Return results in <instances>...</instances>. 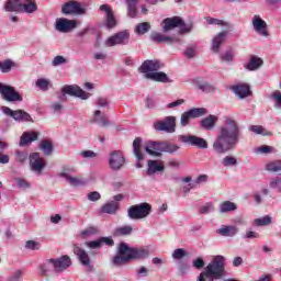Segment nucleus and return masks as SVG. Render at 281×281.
I'll use <instances>...</instances> for the list:
<instances>
[{
  "mask_svg": "<svg viewBox=\"0 0 281 281\" xmlns=\"http://www.w3.org/2000/svg\"><path fill=\"white\" fill-rule=\"evenodd\" d=\"M148 256H150L148 248H131L122 243L119 248V256L113 258V265H126L128 260H142L148 258Z\"/></svg>",
  "mask_w": 281,
  "mask_h": 281,
  "instance_id": "nucleus-4",
  "label": "nucleus"
},
{
  "mask_svg": "<svg viewBox=\"0 0 281 281\" xmlns=\"http://www.w3.org/2000/svg\"><path fill=\"white\" fill-rule=\"evenodd\" d=\"M35 87H37V89L41 91H49L54 85L52 83V80L47 78H40L36 80Z\"/></svg>",
  "mask_w": 281,
  "mask_h": 281,
  "instance_id": "nucleus-39",
  "label": "nucleus"
},
{
  "mask_svg": "<svg viewBox=\"0 0 281 281\" xmlns=\"http://www.w3.org/2000/svg\"><path fill=\"white\" fill-rule=\"evenodd\" d=\"M132 232H133V227L128 225L116 228V234L119 236H128V234H132Z\"/></svg>",
  "mask_w": 281,
  "mask_h": 281,
  "instance_id": "nucleus-52",
  "label": "nucleus"
},
{
  "mask_svg": "<svg viewBox=\"0 0 281 281\" xmlns=\"http://www.w3.org/2000/svg\"><path fill=\"white\" fill-rule=\"evenodd\" d=\"M249 131L255 133V135H269L262 125H252L249 127Z\"/></svg>",
  "mask_w": 281,
  "mask_h": 281,
  "instance_id": "nucleus-53",
  "label": "nucleus"
},
{
  "mask_svg": "<svg viewBox=\"0 0 281 281\" xmlns=\"http://www.w3.org/2000/svg\"><path fill=\"white\" fill-rule=\"evenodd\" d=\"M222 166H224V168H229L231 166H238V160L234 156H226L222 160Z\"/></svg>",
  "mask_w": 281,
  "mask_h": 281,
  "instance_id": "nucleus-47",
  "label": "nucleus"
},
{
  "mask_svg": "<svg viewBox=\"0 0 281 281\" xmlns=\"http://www.w3.org/2000/svg\"><path fill=\"white\" fill-rule=\"evenodd\" d=\"M63 14H85L87 10L78 1L70 0L63 4L61 7Z\"/></svg>",
  "mask_w": 281,
  "mask_h": 281,
  "instance_id": "nucleus-15",
  "label": "nucleus"
},
{
  "mask_svg": "<svg viewBox=\"0 0 281 281\" xmlns=\"http://www.w3.org/2000/svg\"><path fill=\"white\" fill-rule=\"evenodd\" d=\"M76 173V168L74 167H66L64 171L57 173L58 177H61L63 179H67L68 183L70 186H80L82 181L80 179L72 177L71 175Z\"/></svg>",
  "mask_w": 281,
  "mask_h": 281,
  "instance_id": "nucleus-22",
  "label": "nucleus"
},
{
  "mask_svg": "<svg viewBox=\"0 0 281 281\" xmlns=\"http://www.w3.org/2000/svg\"><path fill=\"white\" fill-rule=\"evenodd\" d=\"M145 150L153 157H161V153H177L179 146L168 143L149 142L145 145Z\"/></svg>",
  "mask_w": 281,
  "mask_h": 281,
  "instance_id": "nucleus-5",
  "label": "nucleus"
},
{
  "mask_svg": "<svg viewBox=\"0 0 281 281\" xmlns=\"http://www.w3.org/2000/svg\"><path fill=\"white\" fill-rule=\"evenodd\" d=\"M274 148L269 145H262L255 149L256 155H269V153H273Z\"/></svg>",
  "mask_w": 281,
  "mask_h": 281,
  "instance_id": "nucleus-50",
  "label": "nucleus"
},
{
  "mask_svg": "<svg viewBox=\"0 0 281 281\" xmlns=\"http://www.w3.org/2000/svg\"><path fill=\"white\" fill-rule=\"evenodd\" d=\"M97 234H100V231L98 229V227L94 226H90L81 232V236H83V238H87L89 236H95Z\"/></svg>",
  "mask_w": 281,
  "mask_h": 281,
  "instance_id": "nucleus-51",
  "label": "nucleus"
},
{
  "mask_svg": "<svg viewBox=\"0 0 281 281\" xmlns=\"http://www.w3.org/2000/svg\"><path fill=\"white\" fill-rule=\"evenodd\" d=\"M180 139L183 144H190V146H195V148H207V140L195 135H182Z\"/></svg>",
  "mask_w": 281,
  "mask_h": 281,
  "instance_id": "nucleus-16",
  "label": "nucleus"
},
{
  "mask_svg": "<svg viewBox=\"0 0 281 281\" xmlns=\"http://www.w3.org/2000/svg\"><path fill=\"white\" fill-rule=\"evenodd\" d=\"M164 170H166V166H164V161H161V160H148L147 161L148 177H153V175L164 172Z\"/></svg>",
  "mask_w": 281,
  "mask_h": 281,
  "instance_id": "nucleus-24",
  "label": "nucleus"
},
{
  "mask_svg": "<svg viewBox=\"0 0 281 281\" xmlns=\"http://www.w3.org/2000/svg\"><path fill=\"white\" fill-rule=\"evenodd\" d=\"M181 23H183V19L179 16L166 18L162 21V32L168 33L175 30V27H179Z\"/></svg>",
  "mask_w": 281,
  "mask_h": 281,
  "instance_id": "nucleus-23",
  "label": "nucleus"
},
{
  "mask_svg": "<svg viewBox=\"0 0 281 281\" xmlns=\"http://www.w3.org/2000/svg\"><path fill=\"white\" fill-rule=\"evenodd\" d=\"M78 27V21L69 20L67 18H58L55 21V30L61 34H69L72 30Z\"/></svg>",
  "mask_w": 281,
  "mask_h": 281,
  "instance_id": "nucleus-10",
  "label": "nucleus"
},
{
  "mask_svg": "<svg viewBox=\"0 0 281 281\" xmlns=\"http://www.w3.org/2000/svg\"><path fill=\"white\" fill-rule=\"evenodd\" d=\"M186 58H194L196 56V46H189L184 50Z\"/></svg>",
  "mask_w": 281,
  "mask_h": 281,
  "instance_id": "nucleus-59",
  "label": "nucleus"
},
{
  "mask_svg": "<svg viewBox=\"0 0 281 281\" xmlns=\"http://www.w3.org/2000/svg\"><path fill=\"white\" fill-rule=\"evenodd\" d=\"M207 25H218L220 27H229V23L216 18H206Z\"/></svg>",
  "mask_w": 281,
  "mask_h": 281,
  "instance_id": "nucleus-46",
  "label": "nucleus"
},
{
  "mask_svg": "<svg viewBox=\"0 0 281 281\" xmlns=\"http://www.w3.org/2000/svg\"><path fill=\"white\" fill-rule=\"evenodd\" d=\"M240 142V125L232 116L224 117V125L220 126L217 135L213 142V150L217 155H225L234 150Z\"/></svg>",
  "mask_w": 281,
  "mask_h": 281,
  "instance_id": "nucleus-1",
  "label": "nucleus"
},
{
  "mask_svg": "<svg viewBox=\"0 0 281 281\" xmlns=\"http://www.w3.org/2000/svg\"><path fill=\"white\" fill-rule=\"evenodd\" d=\"M1 111L7 117H12L15 122H34L32 115L24 110H12L8 106H2Z\"/></svg>",
  "mask_w": 281,
  "mask_h": 281,
  "instance_id": "nucleus-8",
  "label": "nucleus"
},
{
  "mask_svg": "<svg viewBox=\"0 0 281 281\" xmlns=\"http://www.w3.org/2000/svg\"><path fill=\"white\" fill-rule=\"evenodd\" d=\"M210 212H214V203L207 202L200 207V214H210Z\"/></svg>",
  "mask_w": 281,
  "mask_h": 281,
  "instance_id": "nucleus-57",
  "label": "nucleus"
},
{
  "mask_svg": "<svg viewBox=\"0 0 281 281\" xmlns=\"http://www.w3.org/2000/svg\"><path fill=\"white\" fill-rule=\"evenodd\" d=\"M254 225L256 227H265L267 225H271V216L265 215L263 217L254 220Z\"/></svg>",
  "mask_w": 281,
  "mask_h": 281,
  "instance_id": "nucleus-45",
  "label": "nucleus"
},
{
  "mask_svg": "<svg viewBox=\"0 0 281 281\" xmlns=\"http://www.w3.org/2000/svg\"><path fill=\"white\" fill-rule=\"evenodd\" d=\"M40 148L43 150L44 155H50L54 150V146L49 140H42Z\"/></svg>",
  "mask_w": 281,
  "mask_h": 281,
  "instance_id": "nucleus-48",
  "label": "nucleus"
},
{
  "mask_svg": "<svg viewBox=\"0 0 281 281\" xmlns=\"http://www.w3.org/2000/svg\"><path fill=\"white\" fill-rule=\"evenodd\" d=\"M221 59L224 60V63H232L234 60V52L226 50L222 56Z\"/></svg>",
  "mask_w": 281,
  "mask_h": 281,
  "instance_id": "nucleus-63",
  "label": "nucleus"
},
{
  "mask_svg": "<svg viewBox=\"0 0 281 281\" xmlns=\"http://www.w3.org/2000/svg\"><path fill=\"white\" fill-rule=\"evenodd\" d=\"M74 254L78 257L79 262L87 267L88 271H93V266H91V258H89V254L85 251V249L79 246L74 247Z\"/></svg>",
  "mask_w": 281,
  "mask_h": 281,
  "instance_id": "nucleus-20",
  "label": "nucleus"
},
{
  "mask_svg": "<svg viewBox=\"0 0 281 281\" xmlns=\"http://www.w3.org/2000/svg\"><path fill=\"white\" fill-rule=\"evenodd\" d=\"M38 271L41 276H49V273L55 272L54 259H46L38 266Z\"/></svg>",
  "mask_w": 281,
  "mask_h": 281,
  "instance_id": "nucleus-30",
  "label": "nucleus"
},
{
  "mask_svg": "<svg viewBox=\"0 0 281 281\" xmlns=\"http://www.w3.org/2000/svg\"><path fill=\"white\" fill-rule=\"evenodd\" d=\"M125 3L127 5L128 16L135 19V16H137V3H139V0H125Z\"/></svg>",
  "mask_w": 281,
  "mask_h": 281,
  "instance_id": "nucleus-38",
  "label": "nucleus"
},
{
  "mask_svg": "<svg viewBox=\"0 0 281 281\" xmlns=\"http://www.w3.org/2000/svg\"><path fill=\"white\" fill-rule=\"evenodd\" d=\"M161 67L164 66L161 65L160 60L147 59L139 67V71L140 74H144V78H146L147 80L164 83L172 82V80H170V77H168L166 72L158 71L159 69H161Z\"/></svg>",
  "mask_w": 281,
  "mask_h": 281,
  "instance_id": "nucleus-3",
  "label": "nucleus"
},
{
  "mask_svg": "<svg viewBox=\"0 0 281 281\" xmlns=\"http://www.w3.org/2000/svg\"><path fill=\"white\" fill-rule=\"evenodd\" d=\"M23 280V270H15L9 278V281H21Z\"/></svg>",
  "mask_w": 281,
  "mask_h": 281,
  "instance_id": "nucleus-61",
  "label": "nucleus"
},
{
  "mask_svg": "<svg viewBox=\"0 0 281 281\" xmlns=\"http://www.w3.org/2000/svg\"><path fill=\"white\" fill-rule=\"evenodd\" d=\"M25 248L31 249V251H36V249H41V243L35 240H27L25 243Z\"/></svg>",
  "mask_w": 281,
  "mask_h": 281,
  "instance_id": "nucleus-58",
  "label": "nucleus"
},
{
  "mask_svg": "<svg viewBox=\"0 0 281 281\" xmlns=\"http://www.w3.org/2000/svg\"><path fill=\"white\" fill-rule=\"evenodd\" d=\"M0 95L5 102H23V95L14 87L0 82Z\"/></svg>",
  "mask_w": 281,
  "mask_h": 281,
  "instance_id": "nucleus-7",
  "label": "nucleus"
},
{
  "mask_svg": "<svg viewBox=\"0 0 281 281\" xmlns=\"http://www.w3.org/2000/svg\"><path fill=\"white\" fill-rule=\"evenodd\" d=\"M272 100H274L276 108L281 109V92L279 90L272 93Z\"/></svg>",
  "mask_w": 281,
  "mask_h": 281,
  "instance_id": "nucleus-60",
  "label": "nucleus"
},
{
  "mask_svg": "<svg viewBox=\"0 0 281 281\" xmlns=\"http://www.w3.org/2000/svg\"><path fill=\"white\" fill-rule=\"evenodd\" d=\"M133 153L137 159V168H142V164L139 161H144V153H142V138L137 137L133 142Z\"/></svg>",
  "mask_w": 281,
  "mask_h": 281,
  "instance_id": "nucleus-28",
  "label": "nucleus"
},
{
  "mask_svg": "<svg viewBox=\"0 0 281 281\" xmlns=\"http://www.w3.org/2000/svg\"><path fill=\"white\" fill-rule=\"evenodd\" d=\"M227 38V31H223L212 38L211 49L214 54L221 52V45L225 43Z\"/></svg>",
  "mask_w": 281,
  "mask_h": 281,
  "instance_id": "nucleus-25",
  "label": "nucleus"
},
{
  "mask_svg": "<svg viewBox=\"0 0 281 281\" xmlns=\"http://www.w3.org/2000/svg\"><path fill=\"white\" fill-rule=\"evenodd\" d=\"M180 27V31H179V34H190V32H192V23H188L186 24V22H183L182 20V23L179 25Z\"/></svg>",
  "mask_w": 281,
  "mask_h": 281,
  "instance_id": "nucleus-55",
  "label": "nucleus"
},
{
  "mask_svg": "<svg viewBox=\"0 0 281 281\" xmlns=\"http://www.w3.org/2000/svg\"><path fill=\"white\" fill-rule=\"evenodd\" d=\"M131 38L128 31H121L105 41V47H115V45H127Z\"/></svg>",
  "mask_w": 281,
  "mask_h": 281,
  "instance_id": "nucleus-11",
  "label": "nucleus"
},
{
  "mask_svg": "<svg viewBox=\"0 0 281 281\" xmlns=\"http://www.w3.org/2000/svg\"><path fill=\"white\" fill-rule=\"evenodd\" d=\"M262 58L258 56H251L245 68L248 69V71H256V69H260V67H262Z\"/></svg>",
  "mask_w": 281,
  "mask_h": 281,
  "instance_id": "nucleus-35",
  "label": "nucleus"
},
{
  "mask_svg": "<svg viewBox=\"0 0 281 281\" xmlns=\"http://www.w3.org/2000/svg\"><path fill=\"white\" fill-rule=\"evenodd\" d=\"M102 245H108V247H113L115 243L111 237H101L97 240L86 241V247H89V249H100Z\"/></svg>",
  "mask_w": 281,
  "mask_h": 281,
  "instance_id": "nucleus-26",
  "label": "nucleus"
},
{
  "mask_svg": "<svg viewBox=\"0 0 281 281\" xmlns=\"http://www.w3.org/2000/svg\"><path fill=\"white\" fill-rule=\"evenodd\" d=\"M225 278V257L222 255L213 256L210 263L198 277V281H215Z\"/></svg>",
  "mask_w": 281,
  "mask_h": 281,
  "instance_id": "nucleus-2",
  "label": "nucleus"
},
{
  "mask_svg": "<svg viewBox=\"0 0 281 281\" xmlns=\"http://www.w3.org/2000/svg\"><path fill=\"white\" fill-rule=\"evenodd\" d=\"M26 3L21 4V11L25 12L26 14H33V12H36L38 10V7L36 5V1L34 0H24Z\"/></svg>",
  "mask_w": 281,
  "mask_h": 281,
  "instance_id": "nucleus-36",
  "label": "nucleus"
},
{
  "mask_svg": "<svg viewBox=\"0 0 281 281\" xmlns=\"http://www.w3.org/2000/svg\"><path fill=\"white\" fill-rule=\"evenodd\" d=\"M192 117L188 112L182 113L181 119H180V124L181 126H188L190 124V121Z\"/></svg>",
  "mask_w": 281,
  "mask_h": 281,
  "instance_id": "nucleus-62",
  "label": "nucleus"
},
{
  "mask_svg": "<svg viewBox=\"0 0 281 281\" xmlns=\"http://www.w3.org/2000/svg\"><path fill=\"white\" fill-rule=\"evenodd\" d=\"M15 159L16 161H19L20 164L25 162V160L27 159V153L26 151H16L15 153Z\"/></svg>",
  "mask_w": 281,
  "mask_h": 281,
  "instance_id": "nucleus-64",
  "label": "nucleus"
},
{
  "mask_svg": "<svg viewBox=\"0 0 281 281\" xmlns=\"http://www.w3.org/2000/svg\"><path fill=\"white\" fill-rule=\"evenodd\" d=\"M12 67H14V61L11 59L0 61V71L2 74H10V71H12Z\"/></svg>",
  "mask_w": 281,
  "mask_h": 281,
  "instance_id": "nucleus-42",
  "label": "nucleus"
},
{
  "mask_svg": "<svg viewBox=\"0 0 281 281\" xmlns=\"http://www.w3.org/2000/svg\"><path fill=\"white\" fill-rule=\"evenodd\" d=\"M270 188L272 190H279V192H281V176L272 178L270 180Z\"/></svg>",
  "mask_w": 281,
  "mask_h": 281,
  "instance_id": "nucleus-54",
  "label": "nucleus"
},
{
  "mask_svg": "<svg viewBox=\"0 0 281 281\" xmlns=\"http://www.w3.org/2000/svg\"><path fill=\"white\" fill-rule=\"evenodd\" d=\"M120 210V203L115 201L106 202L101 206L102 214H117Z\"/></svg>",
  "mask_w": 281,
  "mask_h": 281,
  "instance_id": "nucleus-33",
  "label": "nucleus"
},
{
  "mask_svg": "<svg viewBox=\"0 0 281 281\" xmlns=\"http://www.w3.org/2000/svg\"><path fill=\"white\" fill-rule=\"evenodd\" d=\"M94 104L99 106V109H109V99L104 97H99L95 100Z\"/></svg>",
  "mask_w": 281,
  "mask_h": 281,
  "instance_id": "nucleus-56",
  "label": "nucleus"
},
{
  "mask_svg": "<svg viewBox=\"0 0 281 281\" xmlns=\"http://www.w3.org/2000/svg\"><path fill=\"white\" fill-rule=\"evenodd\" d=\"M36 139H38V132H24L20 139V146H27V144H32Z\"/></svg>",
  "mask_w": 281,
  "mask_h": 281,
  "instance_id": "nucleus-32",
  "label": "nucleus"
},
{
  "mask_svg": "<svg viewBox=\"0 0 281 281\" xmlns=\"http://www.w3.org/2000/svg\"><path fill=\"white\" fill-rule=\"evenodd\" d=\"M187 113L191 116V120H194V117H203V115H207V110L204 108H193Z\"/></svg>",
  "mask_w": 281,
  "mask_h": 281,
  "instance_id": "nucleus-41",
  "label": "nucleus"
},
{
  "mask_svg": "<svg viewBox=\"0 0 281 281\" xmlns=\"http://www.w3.org/2000/svg\"><path fill=\"white\" fill-rule=\"evenodd\" d=\"M30 166L33 172H42L46 166L45 158L41 157L38 153L30 155Z\"/></svg>",
  "mask_w": 281,
  "mask_h": 281,
  "instance_id": "nucleus-19",
  "label": "nucleus"
},
{
  "mask_svg": "<svg viewBox=\"0 0 281 281\" xmlns=\"http://www.w3.org/2000/svg\"><path fill=\"white\" fill-rule=\"evenodd\" d=\"M53 265L55 267V273H63L71 267V258L67 255H64L57 259H53Z\"/></svg>",
  "mask_w": 281,
  "mask_h": 281,
  "instance_id": "nucleus-18",
  "label": "nucleus"
},
{
  "mask_svg": "<svg viewBox=\"0 0 281 281\" xmlns=\"http://www.w3.org/2000/svg\"><path fill=\"white\" fill-rule=\"evenodd\" d=\"M218 122V116L210 114L209 116L202 119L200 125L204 131H213Z\"/></svg>",
  "mask_w": 281,
  "mask_h": 281,
  "instance_id": "nucleus-31",
  "label": "nucleus"
},
{
  "mask_svg": "<svg viewBox=\"0 0 281 281\" xmlns=\"http://www.w3.org/2000/svg\"><path fill=\"white\" fill-rule=\"evenodd\" d=\"M186 256H188V252H186V249L183 248H177L171 254V258H173V260H183Z\"/></svg>",
  "mask_w": 281,
  "mask_h": 281,
  "instance_id": "nucleus-49",
  "label": "nucleus"
},
{
  "mask_svg": "<svg viewBox=\"0 0 281 281\" xmlns=\"http://www.w3.org/2000/svg\"><path fill=\"white\" fill-rule=\"evenodd\" d=\"M93 122L100 124V126H109V119H106V115L102 114L100 110L94 111Z\"/></svg>",
  "mask_w": 281,
  "mask_h": 281,
  "instance_id": "nucleus-40",
  "label": "nucleus"
},
{
  "mask_svg": "<svg viewBox=\"0 0 281 281\" xmlns=\"http://www.w3.org/2000/svg\"><path fill=\"white\" fill-rule=\"evenodd\" d=\"M232 91L240 99L249 98V95H251V89L249 88V85L246 83L233 86Z\"/></svg>",
  "mask_w": 281,
  "mask_h": 281,
  "instance_id": "nucleus-29",
  "label": "nucleus"
},
{
  "mask_svg": "<svg viewBox=\"0 0 281 281\" xmlns=\"http://www.w3.org/2000/svg\"><path fill=\"white\" fill-rule=\"evenodd\" d=\"M21 0H7L3 8L5 12H21Z\"/></svg>",
  "mask_w": 281,
  "mask_h": 281,
  "instance_id": "nucleus-34",
  "label": "nucleus"
},
{
  "mask_svg": "<svg viewBox=\"0 0 281 281\" xmlns=\"http://www.w3.org/2000/svg\"><path fill=\"white\" fill-rule=\"evenodd\" d=\"M155 131H165V133H175L177 128V117L167 116L164 121L154 123Z\"/></svg>",
  "mask_w": 281,
  "mask_h": 281,
  "instance_id": "nucleus-12",
  "label": "nucleus"
},
{
  "mask_svg": "<svg viewBox=\"0 0 281 281\" xmlns=\"http://www.w3.org/2000/svg\"><path fill=\"white\" fill-rule=\"evenodd\" d=\"M153 212V205L147 202L140 204L132 205L127 209V216L132 221H142L143 218H148Z\"/></svg>",
  "mask_w": 281,
  "mask_h": 281,
  "instance_id": "nucleus-6",
  "label": "nucleus"
},
{
  "mask_svg": "<svg viewBox=\"0 0 281 281\" xmlns=\"http://www.w3.org/2000/svg\"><path fill=\"white\" fill-rule=\"evenodd\" d=\"M135 32H136V34H138V36H143V34L150 32V23L143 22V23L137 24L135 27Z\"/></svg>",
  "mask_w": 281,
  "mask_h": 281,
  "instance_id": "nucleus-43",
  "label": "nucleus"
},
{
  "mask_svg": "<svg viewBox=\"0 0 281 281\" xmlns=\"http://www.w3.org/2000/svg\"><path fill=\"white\" fill-rule=\"evenodd\" d=\"M99 10L105 13V26L108 30H112L117 25V20H115V14L113 13V9L109 4L100 5Z\"/></svg>",
  "mask_w": 281,
  "mask_h": 281,
  "instance_id": "nucleus-17",
  "label": "nucleus"
},
{
  "mask_svg": "<svg viewBox=\"0 0 281 281\" xmlns=\"http://www.w3.org/2000/svg\"><path fill=\"white\" fill-rule=\"evenodd\" d=\"M124 164H126V158H124V153L120 150H114L110 154L109 157V166L111 170L117 171L124 168Z\"/></svg>",
  "mask_w": 281,
  "mask_h": 281,
  "instance_id": "nucleus-13",
  "label": "nucleus"
},
{
  "mask_svg": "<svg viewBox=\"0 0 281 281\" xmlns=\"http://www.w3.org/2000/svg\"><path fill=\"white\" fill-rule=\"evenodd\" d=\"M251 25L254 31L257 34H260V36H265L266 38L267 36H269V31H267L268 30L267 21H265L262 16H260L259 14H255L251 18Z\"/></svg>",
  "mask_w": 281,
  "mask_h": 281,
  "instance_id": "nucleus-14",
  "label": "nucleus"
},
{
  "mask_svg": "<svg viewBox=\"0 0 281 281\" xmlns=\"http://www.w3.org/2000/svg\"><path fill=\"white\" fill-rule=\"evenodd\" d=\"M66 94L76 95V98H80L81 100H89V98H91L90 93H87L78 86H64L61 89V95L59 97V100H67Z\"/></svg>",
  "mask_w": 281,
  "mask_h": 281,
  "instance_id": "nucleus-9",
  "label": "nucleus"
},
{
  "mask_svg": "<svg viewBox=\"0 0 281 281\" xmlns=\"http://www.w3.org/2000/svg\"><path fill=\"white\" fill-rule=\"evenodd\" d=\"M216 234L220 236H224L226 238H234L236 234H238V227L234 225H222L217 231Z\"/></svg>",
  "mask_w": 281,
  "mask_h": 281,
  "instance_id": "nucleus-27",
  "label": "nucleus"
},
{
  "mask_svg": "<svg viewBox=\"0 0 281 281\" xmlns=\"http://www.w3.org/2000/svg\"><path fill=\"white\" fill-rule=\"evenodd\" d=\"M150 40L154 43H167V45H172V43H179L180 41L177 36H168L159 32H153L150 34Z\"/></svg>",
  "mask_w": 281,
  "mask_h": 281,
  "instance_id": "nucleus-21",
  "label": "nucleus"
},
{
  "mask_svg": "<svg viewBox=\"0 0 281 281\" xmlns=\"http://www.w3.org/2000/svg\"><path fill=\"white\" fill-rule=\"evenodd\" d=\"M235 210H238V206L232 201H224L220 204V214H227V212H235Z\"/></svg>",
  "mask_w": 281,
  "mask_h": 281,
  "instance_id": "nucleus-37",
  "label": "nucleus"
},
{
  "mask_svg": "<svg viewBox=\"0 0 281 281\" xmlns=\"http://www.w3.org/2000/svg\"><path fill=\"white\" fill-rule=\"evenodd\" d=\"M268 172H281V160H274L266 165Z\"/></svg>",
  "mask_w": 281,
  "mask_h": 281,
  "instance_id": "nucleus-44",
  "label": "nucleus"
}]
</instances>
